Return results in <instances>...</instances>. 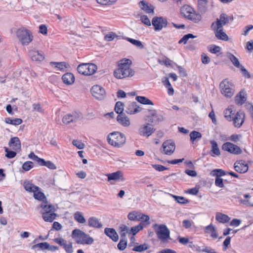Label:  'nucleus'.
I'll return each mask as SVG.
<instances>
[{"mask_svg":"<svg viewBox=\"0 0 253 253\" xmlns=\"http://www.w3.org/2000/svg\"><path fill=\"white\" fill-rule=\"evenodd\" d=\"M140 7L148 13H153L154 8L152 5H149L148 3H146L144 1H141L139 2Z\"/></svg>","mask_w":253,"mask_h":253,"instance_id":"36","label":"nucleus"},{"mask_svg":"<svg viewBox=\"0 0 253 253\" xmlns=\"http://www.w3.org/2000/svg\"><path fill=\"white\" fill-rule=\"evenodd\" d=\"M213 31L215 37L221 41H228L229 37L228 35L223 31V28H211Z\"/></svg>","mask_w":253,"mask_h":253,"instance_id":"23","label":"nucleus"},{"mask_svg":"<svg viewBox=\"0 0 253 253\" xmlns=\"http://www.w3.org/2000/svg\"><path fill=\"white\" fill-rule=\"evenodd\" d=\"M118 122L125 127H129L131 125L129 118L125 114H119L117 117Z\"/></svg>","mask_w":253,"mask_h":253,"instance_id":"26","label":"nucleus"},{"mask_svg":"<svg viewBox=\"0 0 253 253\" xmlns=\"http://www.w3.org/2000/svg\"><path fill=\"white\" fill-rule=\"evenodd\" d=\"M4 122L7 124L17 126L20 125L22 123V120L19 118H6L4 119Z\"/></svg>","mask_w":253,"mask_h":253,"instance_id":"40","label":"nucleus"},{"mask_svg":"<svg viewBox=\"0 0 253 253\" xmlns=\"http://www.w3.org/2000/svg\"><path fill=\"white\" fill-rule=\"evenodd\" d=\"M210 143L211 145V152L214 154V155H212V156H214V155L219 156L220 152L216 142L214 140H211Z\"/></svg>","mask_w":253,"mask_h":253,"instance_id":"41","label":"nucleus"},{"mask_svg":"<svg viewBox=\"0 0 253 253\" xmlns=\"http://www.w3.org/2000/svg\"><path fill=\"white\" fill-rule=\"evenodd\" d=\"M126 239H122L118 244V248L120 250L123 251L126 248Z\"/></svg>","mask_w":253,"mask_h":253,"instance_id":"61","label":"nucleus"},{"mask_svg":"<svg viewBox=\"0 0 253 253\" xmlns=\"http://www.w3.org/2000/svg\"><path fill=\"white\" fill-rule=\"evenodd\" d=\"M33 167V163L31 161H27L22 165V169L25 171H28Z\"/></svg>","mask_w":253,"mask_h":253,"instance_id":"58","label":"nucleus"},{"mask_svg":"<svg viewBox=\"0 0 253 253\" xmlns=\"http://www.w3.org/2000/svg\"><path fill=\"white\" fill-rule=\"evenodd\" d=\"M23 185L25 190L28 192L33 193L38 188L37 186L34 185L31 181L28 180L25 181Z\"/></svg>","mask_w":253,"mask_h":253,"instance_id":"32","label":"nucleus"},{"mask_svg":"<svg viewBox=\"0 0 253 253\" xmlns=\"http://www.w3.org/2000/svg\"><path fill=\"white\" fill-rule=\"evenodd\" d=\"M238 68L240 70L242 75L245 78H246L247 79H249L251 78V75H250V73L242 65Z\"/></svg>","mask_w":253,"mask_h":253,"instance_id":"60","label":"nucleus"},{"mask_svg":"<svg viewBox=\"0 0 253 253\" xmlns=\"http://www.w3.org/2000/svg\"><path fill=\"white\" fill-rule=\"evenodd\" d=\"M208 3L207 0H198V5L201 11L205 10Z\"/></svg>","mask_w":253,"mask_h":253,"instance_id":"57","label":"nucleus"},{"mask_svg":"<svg viewBox=\"0 0 253 253\" xmlns=\"http://www.w3.org/2000/svg\"><path fill=\"white\" fill-rule=\"evenodd\" d=\"M140 212L137 211H133L128 214V218L132 221H139Z\"/></svg>","mask_w":253,"mask_h":253,"instance_id":"45","label":"nucleus"},{"mask_svg":"<svg viewBox=\"0 0 253 253\" xmlns=\"http://www.w3.org/2000/svg\"><path fill=\"white\" fill-rule=\"evenodd\" d=\"M229 22L228 16L225 14H222L219 18H217L216 21L213 22L211 25V28H223V26Z\"/></svg>","mask_w":253,"mask_h":253,"instance_id":"17","label":"nucleus"},{"mask_svg":"<svg viewBox=\"0 0 253 253\" xmlns=\"http://www.w3.org/2000/svg\"><path fill=\"white\" fill-rule=\"evenodd\" d=\"M175 150V144L171 140L164 141L160 149L161 152L166 155H171Z\"/></svg>","mask_w":253,"mask_h":253,"instance_id":"10","label":"nucleus"},{"mask_svg":"<svg viewBox=\"0 0 253 253\" xmlns=\"http://www.w3.org/2000/svg\"><path fill=\"white\" fill-rule=\"evenodd\" d=\"M221 47L219 46H217L216 45H211L209 48V51L212 53H217L221 51Z\"/></svg>","mask_w":253,"mask_h":253,"instance_id":"63","label":"nucleus"},{"mask_svg":"<svg viewBox=\"0 0 253 253\" xmlns=\"http://www.w3.org/2000/svg\"><path fill=\"white\" fill-rule=\"evenodd\" d=\"M115 112L119 114H123V112L124 110V105L120 101H118L116 103L115 107Z\"/></svg>","mask_w":253,"mask_h":253,"instance_id":"50","label":"nucleus"},{"mask_svg":"<svg viewBox=\"0 0 253 253\" xmlns=\"http://www.w3.org/2000/svg\"><path fill=\"white\" fill-rule=\"evenodd\" d=\"M226 174V172L221 169H214L210 173L211 175L216 176V177H220L221 176L225 175Z\"/></svg>","mask_w":253,"mask_h":253,"instance_id":"48","label":"nucleus"},{"mask_svg":"<svg viewBox=\"0 0 253 253\" xmlns=\"http://www.w3.org/2000/svg\"><path fill=\"white\" fill-rule=\"evenodd\" d=\"M41 207L42 208V213L44 211H47V212H49L51 211L53 212H55V209L53 206L52 205L48 204L47 201H43L42 202L41 205Z\"/></svg>","mask_w":253,"mask_h":253,"instance_id":"34","label":"nucleus"},{"mask_svg":"<svg viewBox=\"0 0 253 253\" xmlns=\"http://www.w3.org/2000/svg\"><path fill=\"white\" fill-rule=\"evenodd\" d=\"M121 232L120 235L122 239H126V234L129 232V228L125 225H122L120 227Z\"/></svg>","mask_w":253,"mask_h":253,"instance_id":"53","label":"nucleus"},{"mask_svg":"<svg viewBox=\"0 0 253 253\" xmlns=\"http://www.w3.org/2000/svg\"><path fill=\"white\" fill-rule=\"evenodd\" d=\"M5 152H6L5 157L8 159H11L15 157L16 155L17 152L18 151H16L10 149H8L7 147L4 148Z\"/></svg>","mask_w":253,"mask_h":253,"instance_id":"51","label":"nucleus"},{"mask_svg":"<svg viewBox=\"0 0 253 253\" xmlns=\"http://www.w3.org/2000/svg\"><path fill=\"white\" fill-rule=\"evenodd\" d=\"M196 38V36H194L192 34H188L185 35H184L178 42V43H184L186 44L187 42V41L190 39H194Z\"/></svg>","mask_w":253,"mask_h":253,"instance_id":"55","label":"nucleus"},{"mask_svg":"<svg viewBox=\"0 0 253 253\" xmlns=\"http://www.w3.org/2000/svg\"><path fill=\"white\" fill-rule=\"evenodd\" d=\"M16 38L23 45H27L33 40L32 32L26 28H20L16 32Z\"/></svg>","mask_w":253,"mask_h":253,"instance_id":"4","label":"nucleus"},{"mask_svg":"<svg viewBox=\"0 0 253 253\" xmlns=\"http://www.w3.org/2000/svg\"><path fill=\"white\" fill-rule=\"evenodd\" d=\"M190 137L191 141L194 143L196 140H200L202 137V134L197 131H193L190 133Z\"/></svg>","mask_w":253,"mask_h":253,"instance_id":"44","label":"nucleus"},{"mask_svg":"<svg viewBox=\"0 0 253 253\" xmlns=\"http://www.w3.org/2000/svg\"><path fill=\"white\" fill-rule=\"evenodd\" d=\"M33 193L34 197L37 200L42 201L45 199L44 194L40 191V188L39 187L38 189H36V191L33 192Z\"/></svg>","mask_w":253,"mask_h":253,"instance_id":"47","label":"nucleus"},{"mask_svg":"<svg viewBox=\"0 0 253 253\" xmlns=\"http://www.w3.org/2000/svg\"><path fill=\"white\" fill-rule=\"evenodd\" d=\"M234 169L237 172L244 173L248 170L249 166L245 161L240 160L234 163Z\"/></svg>","mask_w":253,"mask_h":253,"instance_id":"22","label":"nucleus"},{"mask_svg":"<svg viewBox=\"0 0 253 253\" xmlns=\"http://www.w3.org/2000/svg\"><path fill=\"white\" fill-rule=\"evenodd\" d=\"M142 111V108L135 102L129 103L126 107V112L129 115H134Z\"/></svg>","mask_w":253,"mask_h":253,"instance_id":"21","label":"nucleus"},{"mask_svg":"<svg viewBox=\"0 0 253 253\" xmlns=\"http://www.w3.org/2000/svg\"><path fill=\"white\" fill-rule=\"evenodd\" d=\"M50 247V245L47 242L41 243L39 244H36L32 247L33 249H35L36 248H39L41 250H44L46 249H48Z\"/></svg>","mask_w":253,"mask_h":253,"instance_id":"54","label":"nucleus"},{"mask_svg":"<svg viewBox=\"0 0 253 253\" xmlns=\"http://www.w3.org/2000/svg\"><path fill=\"white\" fill-rule=\"evenodd\" d=\"M92 95L98 100L105 99L106 96L105 89L99 85H94L91 88Z\"/></svg>","mask_w":253,"mask_h":253,"instance_id":"12","label":"nucleus"},{"mask_svg":"<svg viewBox=\"0 0 253 253\" xmlns=\"http://www.w3.org/2000/svg\"><path fill=\"white\" fill-rule=\"evenodd\" d=\"M29 56L31 60L35 62H42L45 59L44 53L36 49H32L29 51Z\"/></svg>","mask_w":253,"mask_h":253,"instance_id":"19","label":"nucleus"},{"mask_svg":"<svg viewBox=\"0 0 253 253\" xmlns=\"http://www.w3.org/2000/svg\"><path fill=\"white\" fill-rule=\"evenodd\" d=\"M136 100L141 104L144 105H154V103L148 98L138 96L136 97Z\"/></svg>","mask_w":253,"mask_h":253,"instance_id":"42","label":"nucleus"},{"mask_svg":"<svg viewBox=\"0 0 253 253\" xmlns=\"http://www.w3.org/2000/svg\"><path fill=\"white\" fill-rule=\"evenodd\" d=\"M189 243V247L198 253H200L202 252H205L207 253H215V250L209 248L205 245L201 247L197 244H193L192 242H190Z\"/></svg>","mask_w":253,"mask_h":253,"instance_id":"15","label":"nucleus"},{"mask_svg":"<svg viewBox=\"0 0 253 253\" xmlns=\"http://www.w3.org/2000/svg\"><path fill=\"white\" fill-rule=\"evenodd\" d=\"M227 57L230 60V61L232 62L233 65L236 68H238L242 65L240 64V61L238 60V59L231 53L227 52Z\"/></svg>","mask_w":253,"mask_h":253,"instance_id":"37","label":"nucleus"},{"mask_svg":"<svg viewBox=\"0 0 253 253\" xmlns=\"http://www.w3.org/2000/svg\"><path fill=\"white\" fill-rule=\"evenodd\" d=\"M104 233L114 242H117L119 240V236L114 228H106L104 229Z\"/></svg>","mask_w":253,"mask_h":253,"instance_id":"28","label":"nucleus"},{"mask_svg":"<svg viewBox=\"0 0 253 253\" xmlns=\"http://www.w3.org/2000/svg\"><path fill=\"white\" fill-rule=\"evenodd\" d=\"M75 220L79 223L84 224L86 222V219L84 218L83 213L80 211H76L74 214Z\"/></svg>","mask_w":253,"mask_h":253,"instance_id":"39","label":"nucleus"},{"mask_svg":"<svg viewBox=\"0 0 253 253\" xmlns=\"http://www.w3.org/2000/svg\"><path fill=\"white\" fill-rule=\"evenodd\" d=\"M215 219L220 223H225L230 220V218L225 214L218 212L216 213Z\"/></svg>","mask_w":253,"mask_h":253,"instance_id":"33","label":"nucleus"},{"mask_svg":"<svg viewBox=\"0 0 253 253\" xmlns=\"http://www.w3.org/2000/svg\"><path fill=\"white\" fill-rule=\"evenodd\" d=\"M247 94L245 90H241L235 97V103L239 105H242L247 100Z\"/></svg>","mask_w":253,"mask_h":253,"instance_id":"27","label":"nucleus"},{"mask_svg":"<svg viewBox=\"0 0 253 253\" xmlns=\"http://www.w3.org/2000/svg\"><path fill=\"white\" fill-rule=\"evenodd\" d=\"M149 248V246L147 244H143L142 245L135 246L133 248L132 250L135 252H142L143 251L147 250Z\"/></svg>","mask_w":253,"mask_h":253,"instance_id":"49","label":"nucleus"},{"mask_svg":"<svg viewBox=\"0 0 253 253\" xmlns=\"http://www.w3.org/2000/svg\"><path fill=\"white\" fill-rule=\"evenodd\" d=\"M83 119V116L81 113L77 112H72L65 115L62 122L66 125H68L71 123H76L81 120Z\"/></svg>","mask_w":253,"mask_h":253,"instance_id":"13","label":"nucleus"},{"mask_svg":"<svg viewBox=\"0 0 253 253\" xmlns=\"http://www.w3.org/2000/svg\"><path fill=\"white\" fill-rule=\"evenodd\" d=\"M50 66L56 71L65 72L70 66L69 64L65 62H50Z\"/></svg>","mask_w":253,"mask_h":253,"instance_id":"20","label":"nucleus"},{"mask_svg":"<svg viewBox=\"0 0 253 253\" xmlns=\"http://www.w3.org/2000/svg\"><path fill=\"white\" fill-rule=\"evenodd\" d=\"M62 80L65 84L71 85L75 82V78L72 73H67L62 76Z\"/></svg>","mask_w":253,"mask_h":253,"instance_id":"29","label":"nucleus"},{"mask_svg":"<svg viewBox=\"0 0 253 253\" xmlns=\"http://www.w3.org/2000/svg\"><path fill=\"white\" fill-rule=\"evenodd\" d=\"M116 37H117V35L116 33L111 32L108 33L105 36L104 39L106 41L110 42L113 41Z\"/></svg>","mask_w":253,"mask_h":253,"instance_id":"62","label":"nucleus"},{"mask_svg":"<svg viewBox=\"0 0 253 253\" xmlns=\"http://www.w3.org/2000/svg\"><path fill=\"white\" fill-rule=\"evenodd\" d=\"M40 166H45L51 169H55L56 167L55 165L51 161H45L44 159H42V161L40 163Z\"/></svg>","mask_w":253,"mask_h":253,"instance_id":"46","label":"nucleus"},{"mask_svg":"<svg viewBox=\"0 0 253 253\" xmlns=\"http://www.w3.org/2000/svg\"><path fill=\"white\" fill-rule=\"evenodd\" d=\"M8 145L10 147V149L18 152L21 150L20 141L17 137L11 138L8 142Z\"/></svg>","mask_w":253,"mask_h":253,"instance_id":"24","label":"nucleus"},{"mask_svg":"<svg viewBox=\"0 0 253 253\" xmlns=\"http://www.w3.org/2000/svg\"><path fill=\"white\" fill-rule=\"evenodd\" d=\"M126 40L132 43L133 45L135 46L136 47L140 48L143 49L144 48V45L142 44V42L140 41L136 40L133 39H131L130 38H126Z\"/></svg>","mask_w":253,"mask_h":253,"instance_id":"43","label":"nucleus"},{"mask_svg":"<svg viewBox=\"0 0 253 253\" xmlns=\"http://www.w3.org/2000/svg\"><path fill=\"white\" fill-rule=\"evenodd\" d=\"M131 61L124 58L120 60L117 68L113 72L114 76L118 79H124L133 77L135 74L134 70L131 68Z\"/></svg>","mask_w":253,"mask_h":253,"instance_id":"1","label":"nucleus"},{"mask_svg":"<svg viewBox=\"0 0 253 253\" xmlns=\"http://www.w3.org/2000/svg\"><path fill=\"white\" fill-rule=\"evenodd\" d=\"M144 120L149 123L156 125L162 122L163 116L153 109H148L145 112Z\"/></svg>","mask_w":253,"mask_h":253,"instance_id":"8","label":"nucleus"},{"mask_svg":"<svg viewBox=\"0 0 253 253\" xmlns=\"http://www.w3.org/2000/svg\"><path fill=\"white\" fill-rule=\"evenodd\" d=\"M154 131V128L149 123L141 125L139 128V134L142 136L149 137Z\"/></svg>","mask_w":253,"mask_h":253,"instance_id":"18","label":"nucleus"},{"mask_svg":"<svg viewBox=\"0 0 253 253\" xmlns=\"http://www.w3.org/2000/svg\"><path fill=\"white\" fill-rule=\"evenodd\" d=\"M245 114L244 112L239 111L234 119V124L236 127H240L244 122Z\"/></svg>","mask_w":253,"mask_h":253,"instance_id":"25","label":"nucleus"},{"mask_svg":"<svg viewBox=\"0 0 253 253\" xmlns=\"http://www.w3.org/2000/svg\"><path fill=\"white\" fill-rule=\"evenodd\" d=\"M205 230L206 233L210 234L212 238L214 239L217 238L218 235L216 231L215 230V228L212 225L210 224L206 226L205 227Z\"/></svg>","mask_w":253,"mask_h":253,"instance_id":"38","label":"nucleus"},{"mask_svg":"<svg viewBox=\"0 0 253 253\" xmlns=\"http://www.w3.org/2000/svg\"><path fill=\"white\" fill-rule=\"evenodd\" d=\"M219 87L221 94L227 98H231L234 94V85L227 79H225L220 83Z\"/></svg>","mask_w":253,"mask_h":253,"instance_id":"7","label":"nucleus"},{"mask_svg":"<svg viewBox=\"0 0 253 253\" xmlns=\"http://www.w3.org/2000/svg\"><path fill=\"white\" fill-rule=\"evenodd\" d=\"M56 216V214L55 212L52 211L47 212V211H44L42 213V217L43 220L46 222H52Z\"/></svg>","mask_w":253,"mask_h":253,"instance_id":"31","label":"nucleus"},{"mask_svg":"<svg viewBox=\"0 0 253 253\" xmlns=\"http://www.w3.org/2000/svg\"><path fill=\"white\" fill-rule=\"evenodd\" d=\"M72 237L78 244L91 245L94 241L92 237L79 229L72 231Z\"/></svg>","mask_w":253,"mask_h":253,"instance_id":"2","label":"nucleus"},{"mask_svg":"<svg viewBox=\"0 0 253 253\" xmlns=\"http://www.w3.org/2000/svg\"><path fill=\"white\" fill-rule=\"evenodd\" d=\"M105 175L107 177V181L111 184L113 183V181L122 182L125 181L123 172L121 170H118L112 173H106Z\"/></svg>","mask_w":253,"mask_h":253,"instance_id":"14","label":"nucleus"},{"mask_svg":"<svg viewBox=\"0 0 253 253\" xmlns=\"http://www.w3.org/2000/svg\"><path fill=\"white\" fill-rule=\"evenodd\" d=\"M88 225L95 228H101L102 227V223L99 221V219L94 216L90 217L87 221Z\"/></svg>","mask_w":253,"mask_h":253,"instance_id":"30","label":"nucleus"},{"mask_svg":"<svg viewBox=\"0 0 253 253\" xmlns=\"http://www.w3.org/2000/svg\"><path fill=\"white\" fill-rule=\"evenodd\" d=\"M107 140L112 146L120 147L126 143V137L122 132L114 131L108 134Z\"/></svg>","mask_w":253,"mask_h":253,"instance_id":"5","label":"nucleus"},{"mask_svg":"<svg viewBox=\"0 0 253 253\" xmlns=\"http://www.w3.org/2000/svg\"><path fill=\"white\" fill-rule=\"evenodd\" d=\"M149 219L150 217L148 215L140 212L139 221H142L143 222H146L147 225H149L150 223L149 221Z\"/></svg>","mask_w":253,"mask_h":253,"instance_id":"59","label":"nucleus"},{"mask_svg":"<svg viewBox=\"0 0 253 253\" xmlns=\"http://www.w3.org/2000/svg\"><path fill=\"white\" fill-rule=\"evenodd\" d=\"M169 195L172 197L179 204H185L189 202L188 200L184 197L175 196L172 194H169Z\"/></svg>","mask_w":253,"mask_h":253,"instance_id":"52","label":"nucleus"},{"mask_svg":"<svg viewBox=\"0 0 253 253\" xmlns=\"http://www.w3.org/2000/svg\"><path fill=\"white\" fill-rule=\"evenodd\" d=\"M168 21L163 17L155 16L152 20V24L155 31H160L168 25Z\"/></svg>","mask_w":253,"mask_h":253,"instance_id":"11","label":"nucleus"},{"mask_svg":"<svg viewBox=\"0 0 253 253\" xmlns=\"http://www.w3.org/2000/svg\"><path fill=\"white\" fill-rule=\"evenodd\" d=\"M234 113L235 110H234V107L232 106H230L224 110V117L227 119V120L231 121L233 120L232 115H233Z\"/></svg>","mask_w":253,"mask_h":253,"instance_id":"35","label":"nucleus"},{"mask_svg":"<svg viewBox=\"0 0 253 253\" xmlns=\"http://www.w3.org/2000/svg\"><path fill=\"white\" fill-rule=\"evenodd\" d=\"M153 228L156 232L158 238L162 243H166L170 238V231L167 226L164 224H155Z\"/></svg>","mask_w":253,"mask_h":253,"instance_id":"6","label":"nucleus"},{"mask_svg":"<svg viewBox=\"0 0 253 253\" xmlns=\"http://www.w3.org/2000/svg\"><path fill=\"white\" fill-rule=\"evenodd\" d=\"M74 146H76L79 149H83L84 148L85 145L81 140H74L72 142Z\"/></svg>","mask_w":253,"mask_h":253,"instance_id":"64","label":"nucleus"},{"mask_svg":"<svg viewBox=\"0 0 253 253\" xmlns=\"http://www.w3.org/2000/svg\"><path fill=\"white\" fill-rule=\"evenodd\" d=\"M222 148L224 151H227L235 155L241 154L242 152V150L239 146L230 142L224 143Z\"/></svg>","mask_w":253,"mask_h":253,"instance_id":"16","label":"nucleus"},{"mask_svg":"<svg viewBox=\"0 0 253 253\" xmlns=\"http://www.w3.org/2000/svg\"><path fill=\"white\" fill-rule=\"evenodd\" d=\"M180 14L185 18L194 23H198L202 19L200 14L196 12L195 9L189 5H184L180 8Z\"/></svg>","mask_w":253,"mask_h":253,"instance_id":"3","label":"nucleus"},{"mask_svg":"<svg viewBox=\"0 0 253 253\" xmlns=\"http://www.w3.org/2000/svg\"><path fill=\"white\" fill-rule=\"evenodd\" d=\"M97 70V66L93 63H81L77 67L78 73L84 76H91Z\"/></svg>","mask_w":253,"mask_h":253,"instance_id":"9","label":"nucleus"},{"mask_svg":"<svg viewBox=\"0 0 253 253\" xmlns=\"http://www.w3.org/2000/svg\"><path fill=\"white\" fill-rule=\"evenodd\" d=\"M143 229V226L141 223H140L138 225L132 227L130 231L132 232L133 235H135L138 232Z\"/></svg>","mask_w":253,"mask_h":253,"instance_id":"56","label":"nucleus"}]
</instances>
